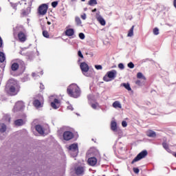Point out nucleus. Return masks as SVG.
<instances>
[{
  "label": "nucleus",
  "instance_id": "1",
  "mask_svg": "<svg viewBox=\"0 0 176 176\" xmlns=\"http://www.w3.org/2000/svg\"><path fill=\"white\" fill-rule=\"evenodd\" d=\"M20 90V86L19 83L13 79H10L8 81V83L6 86V91L10 96H16Z\"/></svg>",
  "mask_w": 176,
  "mask_h": 176
},
{
  "label": "nucleus",
  "instance_id": "2",
  "mask_svg": "<svg viewBox=\"0 0 176 176\" xmlns=\"http://www.w3.org/2000/svg\"><path fill=\"white\" fill-rule=\"evenodd\" d=\"M80 88L76 84H71L67 87V94L73 98H78L80 97Z\"/></svg>",
  "mask_w": 176,
  "mask_h": 176
},
{
  "label": "nucleus",
  "instance_id": "3",
  "mask_svg": "<svg viewBox=\"0 0 176 176\" xmlns=\"http://www.w3.org/2000/svg\"><path fill=\"white\" fill-rule=\"evenodd\" d=\"M118 75V72L116 70L113 69L111 71H109L107 72L106 75L103 77V80L104 82H111V80H113L116 76Z\"/></svg>",
  "mask_w": 176,
  "mask_h": 176
},
{
  "label": "nucleus",
  "instance_id": "4",
  "mask_svg": "<svg viewBox=\"0 0 176 176\" xmlns=\"http://www.w3.org/2000/svg\"><path fill=\"white\" fill-rule=\"evenodd\" d=\"M70 155L73 156V157H76L78 156V153H79V149L78 148V144H72L69 148Z\"/></svg>",
  "mask_w": 176,
  "mask_h": 176
},
{
  "label": "nucleus",
  "instance_id": "5",
  "mask_svg": "<svg viewBox=\"0 0 176 176\" xmlns=\"http://www.w3.org/2000/svg\"><path fill=\"white\" fill-rule=\"evenodd\" d=\"M35 129L36 131L41 134V135H44V134H47L49 133V126L45 125V127L41 125H36Z\"/></svg>",
  "mask_w": 176,
  "mask_h": 176
},
{
  "label": "nucleus",
  "instance_id": "6",
  "mask_svg": "<svg viewBox=\"0 0 176 176\" xmlns=\"http://www.w3.org/2000/svg\"><path fill=\"white\" fill-rule=\"evenodd\" d=\"M80 67L82 71V73L83 74V75H85V76H87V77L91 76V74L89 73V65H87V63L85 62L81 63Z\"/></svg>",
  "mask_w": 176,
  "mask_h": 176
},
{
  "label": "nucleus",
  "instance_id": "7",
  "mask_svg": "<svg viewBox=\"0 0 176 176\" xmlns=\"http://www.w3.org/2000/svg\"><path fill=\"white\" fill-rule=\"evenodd\" d=\"M49 9V6L47 4H41L38 8V14L39 16H45L47 13V10Z\"/></svg>",
  "mask_w": 176,
  "mask_h": 176
},
{
  "label": "nucleus",
  "instance_id": "8",
  "mask_svg": "<svg viewBox=\"0 0 176 176\" xmlns=\"http://www.w3.org/2000/svg\"><path fill=\"white\" fill-rule=\"evenodd\" d=\"M148 155V151L146 150H144L142 152H140L132 161L131 164H134L136 162H140L141 159H144L146 156Z\"/></svg>",
  "mask_w": 176,
  "mask_h": 176
},
{
  "label": "nucleus",
  "instance_id": "9",
  "mask_svg": "<svg viewBox=\"0 0 176 176\" xmlns=\"http://www.w3.org/2000/svg\"><path fill=\"white\" fill-rule=\"evenodd\" d=\"M85 170L86 169L85 168V166L83 165H78L74 168V171L76 175H83V174H85Z\"/></svg>",
  "mask_w": 176,
  "mask_h": 176
},
{
  "label": "nucleus",
  "instance_id": "10",
  "mask_svg": "<svg viewBox=\"0 0 176 176\" xmlns=\"http://www.w3.org/2000/svg\"><path fill=\"white\" fill-rule=\"evenodd\" d=\"M24 108V102L23 101L17 102L13 109V112H17L19 111H21Z\"/></svg>",
  "mask_w": 176,
  "mask_h": 176
},
{
  "label": "nucleus",
  "instance_id": "11",
  "mask_svg": "<svg viewBox=\"0 0 176 176\" xmlns=\"http://www.w3.org/2000/svg\"><path fill=\"white\" fill-rule=\"evenodd\" d=\"M27 118V116L25 114H23L22 116V119H19L14 121L15 126H23V124H25V122L27 120L25 118Z\"/></svg>",
  "mask_w": 176,
  "mask_h": 176
},
{
  "label": "nucleus",
  "instance_id": "12",
  "mask_svg": "<svg viewBox=\"0 0 176 176\" xmlns=\"http://www.w3.org/2000/svg\"><path fill=\"white\" fill-rule=\"evenodd\" d=\"M96 17L97 21H98V23H100V25H105V24H107L105 19H104V18L100 14V11H98L96 12Z\"/></svg>",
  "mask_w": 176,
  "mask_h": 176
},
{
  "label": "nucleus",
  "instance_id": "13",
  "mask_svg": "<svg viewBox=\"0 0 176 176\" xmlns=\"http://www.w3.org/2000/svg\"><path fill=\"white\" fill-rule=\"evenodd\" d=\"M111 129L112 131H114V133H122V130L118 129V124L116 123V121L112 120L111 122Z\"/></svg>",
  "mask_w": 176,
  "mask_h": 176
},
{
  "label": "nucleus",
  "instance_id": "14",
  "mask_svg": "<svg viewBox=\"0 0 176 176\" xmlns=\"http://www.w3.org/2000/svg\"><path fill=\"white\" fill-rule=\"evenodd\" d=\"M74 138V133L71 131H65L63 133V140L65 141H69Z\"/></svg>",
  "mask_w": 176,
  "mask_h": 176
},
{
  "label": "nucleus",
  "instance_id": "15",
  "mask_svg": "<svg viewBox=\"0 0 176 176\" xmlns=\"http://www.w3.org/2000/svg\"><path fill=\"white\" fill-rule=\"evenodd\" d=\"M18 39L19 42H25L27 41V34L23 31L18 33Z\"/></svg>",
  "mask_w": 176,
  "mask_h": 176
},
{
  "label": "nucleus",
  "instance_id": "16",
  "mask_svg": "<svg viewBox=\"0 0 176 176\" xmlns=\"http://www.w3.org/2000/svg\"><path fill=\"white\" fill-rule=\"evenodd\" d=\"M60 100L58 99H54L53 102H51V107L54 109H58L60 108Z\"/></svg>",
  "mask_w": 176,
  "mask_h": 176
},
{
  "label": "nucleus",
  "instance_id": "17",
  "mask_svg": "<svg viewBox=\"0 0 176 176\" xmlns=\"http://www.w3.org/2000/svg\"><path fill=\"white\" fill-rule=\"evenodd\" d=\"M87 163L89 166H94L97 164V158L95 157H91L88 159Z\"/></svg>",
  "mask_w": 176,
  "mask_h": 176
},
{
  "label": "nucleus",
  "instance_id": "18",
  "mask_svg": "<svg viewBox=\"0 0 176 176\" xmlns=\"http://www.w3.org/2000/svg\"><path fill=\"white\" fill-rule=\"evenodd\" d=\"M146 134V136L149 137L150 138H155V137H156V132L151 129L148 130Z\"/></svg>",
  "mask_w": 176,
  "mask_h": 176
},
{
  "label": "nucleus",
  "instance_id": "19",
  "mask_svg": "<svg viewBox=\"0 0 176 176\" xmlns=\"http://www.w3.org/2000/svg\"><path fill=\"white\" fill-rule=\"evenodd\" d=\"M74 34H75L74 29H67L65 31V35H67V36H74Z\"/></svg>",
  "mask_w": 176,
  "mask_h": 176
},
{
  "label": "nucleus",
  "instance_id": "20",
  "mask_svg": "<svg viewBox=\"0 0 176 176\" xmlns=\"http://www.w3.org/2000/svg\"><path fill=\"white\" fill-rule=\"evenodd\" d=\"M31 13V8L28 7L26 10L22 11L23 16H28Z\"/></svg>",
  "mask_w": 176,
  "mask_h": 176
},
{
  "label": "nucleus",
  "instance_id": "21",
  "mask_svg": "<svg viewBox=\"0 0 176 176\" xmlns=\"http://www.w3.org/2000/svg\"><path fill=\"white\" fill-rule=\"evenodd\" d=\"M33 104L36 108H41L42 107V103H41V101L39 100H35L33 102Z\"/></svg>",
  "mask_w": 176,
  "mask_h": 176
},
{
  "label": "nucleus",
  "instance_id": "22",
  "mask_svg": "<svg viewBox=\"0 0 176 176\" xmlns=\"http://www.w3.org/2000/svg\"><path fill=\"white\" fill-rule=\"evenodd\" d=\"M113 108H120V109H121L122 108V104H120V102L119 101H115L113 103Z\"/></svg>",
  "mask_w": 176,
  "mask_h": 176
},
{
  "label": "nucleus",
  "instance_id": "23",
  "mask_svg": "<svg viewBox=\"0 0 176 176\" xmlns=\"http://www.w3.org/2000/svg\"><path fill=\"white\" fill-rule=\"evenodd\" d=\"M121 86H123L128 91H131V87H130L129 83H122Z\"/></svg>",
  "mask_w": 176,
  "mask_h": 176
},
{
  "label": "nucleus",
  "instance_id": "24",
  "mask_svg": "<svg viewBox=\"0 0 176 176\" xmlns=\"http://www.w3.org/2000/svg\"><path fill=\"white\" fill-rule=\"evenodd\" d=\"M162 146H163V148H164L168 152V153H171V150L168 147V144H167L166 142H163L162 143Z\"/></svg>",
  "mask_w": 176,
  "mask_h": 176
},
{
  "label": "nucleus",
  "instance_id": "25",
  "mask_svg": "<svg viewBox=\"0 0 176 176\" xmlns=\"http://www.w3.org/2000/svg\"><path fill=\"white\" fill-rule=\"evenodd\" d=\"M133 35H134V25H133L131 28L129 30L127 36L131 37V36H133Z\"/></svg>",
  "mask_w": 176,
  "mask_h": 176
},
{
  "label": "nucleus",
  "instance_id": "26",
  "mask_svg": "<svg viewBox=\"0 0 176 176\" xmlns=\"http://www.w3.org/2000/svg\"><path fill=\"white\" fill-rule=\"evenodd\" d=\"M6 131V125L5 124H0V133H5Z\"/></svg>",
  "mask_w": 176,
  "mask_h": 176
},
{
  "label": "nucleus",
  "instance_id": "27",
  "mask_svg": "<svg viewBox=\"0 0 176 176\" xmlns=\"http://www.w3.org/2000/svg\"><path fill=\"white\" fill-rule=\"evenodd\" d=\"M137 78L138 79H143L144 80H145L146 79L145 78V76L144 74H142V73H141V72H138L137 74Z\"/></svg>",
  "mask_w": 176,
  "mask_h": 176
},
{
  "label": "nucleus",
  "instance_id": "28",
  "mask_svg": "<svg viewBox=\"0 0 176 176\" xmlns=\"http://www.w3.org/2000/svg\"><path fill=\"white\" fill-rule=\"evenodd\" d=\"M11 69L12 71H17L19 69V64L13 63L11 66Z\"/></svg>",
  "mask_w": 176,
  "mask_h": 176
},
{
  "label": "nucleus",
  "instance_id": "29",
  "mask_svg": "<svg viewBox=\"0 0 176 176\" xmlns=\"http://www.w3.org/2000/svg\"><path fill=\"white\" fill-rule=\"evenodd\" d=\"M6 60V58L5 57V54L0 52V63H3Z\"/></svg>",
  "mask_w": 176,
  "mask_h": 176
},
{
  "label": "nucleus",
  "instance_id": "30",
  "mask_svg": "<svg viewBox=\"0 0 176 176\" xmlns=\"http://www.w3.org/2000/svg\"><path fill=\"white\" fill-rule=\"evenodd\" d=\"M88 5H89V6H94L97 5V0H89Z\"/></svg>",
  "mask_w": 176,
  "mask_h": 176
},
{
  "label": "nucleus",
  "instance_id": "31",
  "mask_svg": "<svg viewBox=\"0 0 176 176\" xmlns=\"http://www.w3.org/2000/svg\"><path fill=\"white\" fill-rule=\"evenodd\" d=\"M75 21L77 25H80V24H82V21L80 20V18H79V16H76Z\"/></svg>",
  "mask_w": 176,
  "mask_h": 176
},
{
  "label": "nucleus",
  "instance_id": "32",
  "mask_svg": "<svg viewBox=\"0 0 176 176\" xmlns=\"http://www.w3.org/2000/svg\"><path fill=\"white\" fill-rule=\"evenodd\" d=\"M91 108H93V109H97V108L98 107V102L91 103Z\"/></svg>",
  "mask_w": 176,
  "mask_h": 176
},
{
  "label": "nucleus",
  "instance_id": "33",
  "mask_svg": "<svg viewBox=\"0 0 176 176\" xmlns=\"http://www.w3.org/2000/svg\"><path fill=\"white\" fill-rule=\"evenodd\" d=\"M43 36L45 38H49V36H50L49 32H47V31H46V30L43 31Z\"/></svg>",
  "mask_w": 176,
  "mask_h": 176
},
{
  "label": "nucleus",
  "instance_id": "34",
  "mask_svg": "<svg viewBox=\"0 0 176 176\" xmlns=\"http://www.w3.org/2000/svg\"><path fill=\"white\" fill-rule=\"evenodd\" d=\"M153 34L154 35H159V28H155L153 29Z\"/></svg>",
  "mask_w": 176,
  "mask_h": 176
},
{
  "label": "nucleus",
  "instance_id": "35",
  "mask_svg": "<svg viewBox=\"0 0 176 176\" xmlns=\"http://www.w3.org/2000/svg\"><path fill=\"white\" fill-rule=\"evenodd\" d=\"M58 5V1H54L52 3V8H56Z\"/></svg>",
  "mask_w": 176,
  "mask_h": 176
},
{
  "label": "nucleus",
  "instance_id": "36",
  "mask_svg": "<svg viewBox=\"0 0 176 176\" xmlns=\"http://www.w3.org/2000/svg\"><path fill=\"white\" fill-rule=\"evenodd\" d=\"M95 68L98 70L102 69V66L101 65H96Z\"/></svg>",
  "mask_w": 176,
  "mask_h": 176
},
{
  "label": "nucleus",
  "instance_id": "37",
  "mask_svg": "<svg viewBox=\"0 0 176 176\" xmlns=\"http://www.w3.org/2000/svg\"><path fill=\"white\" fill-rule=\"evenodd\" d=\"M78 36H79L80 39H85V34H83V33H80L78 34Z\"/></svg>",
  "mask_w": 176,
  "mask_h": 176
},
{
  "label": "nucleus",
  "instance_id": "38",
  "mask_svg": "<svg viewBox=\"0 0 176 176\" xmlns=\"http://www.w3.org/2000/svg\"><path fill=\"white\" fill-rule=\"evenodd\" d=\"M128 67L129 68H131V69L134 68V63H133L132 62H130L129 63H128Z\"/></svg>",
  "mask_w": 176,
  "mask_h": 176
},
{
  "label": "nucleus",
  "instance_id": "39",
  "mask_svg": "<svg viewBox=\"0 0 176 176\" xmlns=\"http://www.w3.org/2000/svg\"><path fill=\"white\" fill-rule=\"evenodd\" d=\"M118 68H120V69H124V65H123V63H119Z\"/></svg>",
  "mask_w": 176,
  "mask_h": 176
},
{
  "label": "nucleus",
  "instance_id": "40",
  "mask_svg": "<svg viewBox=\"0 0 176 176\" xmlns=\"http://www.w3.org/2000/svg\"><path fill=\"white\" fill-rule=\"evenodd\" d=\"M133 173H135V174H138L140 173V169H138V168H133Z\"/></svg>",
  "mask_w": 176,
  "mask_h": 176
},
{
  "label": "nucleus",
  "instance_id": "41",
  "mask_svg": "<svg viewBox=\"0 0 176 176\" xmlns=\"http://www.w3.org/2000/svg\"><path fill=\"white\" fill-rule=\"evenodd\" d=\"M122 127H127V122L122 121Z\"/></svg>",
  "mask_w": 176,
  "mask_h": 176
},
{
  "label": "nucleus",
  "instance_id": "42",
  "mask_svg": "<svg viewBox=\"0 0 176 176\" xmlns=\"http://www.w3.org/2000/svg\"><path fill=\"white\" fill-rule=\"evenodd\" d=\"M78 57H80L81 58H83V54H82L81 51L78 52Z\"/></svg>",
  "mask_w": 176,
  "mask_h": 176
},
{
  "label": "nucleus",
  "instance_id": "43",
  "mask_svg": "<svg viewBox=\"0 0 176 176\" xmlns=\"http://www.w3.org/2000/svg\"><path fill=\"white\" fill-rule=\"evenodd\" d=\"M10 5L13 8V9H16V8L17 7V3H10Z\"/></svg>",
  "mask_w": 176,
  "mask_h": 176
},
{
  "label": "nucleus",
  "instance_id": "44",
  "mask_svg": "<svg viewBox=\"0 0 176 176\" xmlns=\"http://www.w3.org/2000/svg\"><path fill=\"white\" fill-rule=\"evenodd\" d=\"M32 76L33 78H34V79H36V78H39V75L35 74V73H32Z\"/></svg>",
  "mask_w": 176,
  "mask_h": 176
},
{
  "label": "nucleus",
  "instance_id": "45",
  "mask_svg": "<svg viewBox=\"0 0 176 176\" xmlns=\"http://www.w3.org/2000/svg\"><path fill=\"white\" fill-rule=\"evenodd\" d=\"M135 85H138V86H141V80H137L135 82Z\"/></svg>",
  "mask_w": 176,
  "mask_h": 176
},
{
  "label": "nucleus",
  "instance_id": "46",
  "mask_svg": "<svg viewBox=\"0 0 176 176\" xmlns=\"http://www.w3.org/2000/svg\"><path fill=\"white\" fill-rule=\"evenodd\" d=\"M20 5H27V3L25 2V0H21L19 2Z\"/></svg>",
  "mask_w": 176,
  "mask_h": 176
},
{
  "label": "nucleus",
  "instance_id": "47",
  "mask_svg": "<svg viewBox=\"0 0 176 176\" xmlns=\"http://www.w3.org/2000/svg\"><path fill=\"white\" fill-rule=\"evenodd\" d=\"M81 19H82V20H86V19H87V16H86V14H82L81 15Z\"/></svg>",
  "mask_w": 176,
  "mask_h": 176
},
{
  "label": "nucleus",
  "instance_id": "48",
  "mask_svg": "<svg viewBox=\"0 0 176 176\" xmlns=\"http://www.w3.org/2000/svg\"><path fill=\"white\" fill-rule=\"evenodd\" d=\"M67 109H69V111H74V107H72V105H69L67 106Z\"/></svg>",
  "mask_w": 176,
  "mask_h": 176
},
{
  "label": "nucleus",
  "instance_id": "49",
  "mask_svg": "<svg viewBox=\"0 0 176 176\" xmlns=\"http://www.w3.org/2000/svg\"><path fill=\"white\" fill-rule=\"evenodd\" d=\"M3 44V41H2V38L0 37V47H2Z\"/></svg>",
  "mask_w": 176,
  "mask_h": 176
},
{
  "label": "nucleus",
  "instance_id": "50",
  "mask_svg": "<svg viewBox=\"0 0 176 176\" xmlns=\"http://www.w3.org/2000/svg\"><path fill=\"white\" fill-rule=\"evenodd\" d=\"M40 89H41V90H43V89H45V85L41 84V85H40Z\"/></svg>",
  "mask_w": 176,
  "mask_h": 176
},
{
  "label": "nucleus",
  "instance_id": "51",
  "mask_svg": "<svg viewBox=\"0 0 176 176\" xmlns=\"http://www.w3.org/2000/svg\"><path fill=\"white\" fill-rule=\"evenodd\" d=\"M7 119L8 120V122H10V116H7Z\"/></svg>",
  "mask_w": 176,
  "mask_h": 176
},
{
  "label": "nucleus",
  "instance_id": "52",
  "mask_svg": "<svg viewBox=\"0 0 176 176\" xmlns=\"http://www.w3.org/2000/svg\"><path fill=\"white\" fill-rule=\"evenodd\" d=\"M94 12H97V9L96 8L92 10V12L94 13Z\"/></svg>",
  "mask_w": 176,
  "mask_h": 176
},
{
  "label": "nucleus",
  "instance_id": "53",
  "mask_svg": "<svg viewBox=\"0 0 176 176\" xmlns=\"http://www.w3.org/2000/svg\"><path fill=\"white\" fill-rule=\"evenodd\" d=\"M47 24H48V25H50V24H52V23L50 21H47Z\"/></svg>",
  "mask_w": 176,
  "mask_h": 176
},
{
  "label": "nucleus",
  "instance_id": "54",
  "mask_svg": "<svg viewBox=\"0 0 176 176\" xmlns=\"http://www.w3.org/2000/svg\"><path fill=\"white\" fill-rule=\"evenodd\" d=\"M76 0H71L72 2H76Z\"/></svg>",
  "mask_w": 176,
  "mask_h": 176
},
{
  "label": "nucleus",
  "instance_id": "55",
  "mask_svg": "<svg viewBox=\"0 0 176 176\" xmlns=\"http://www.w3.org/2000/svg\"><path fill=\"white\" fill-rule=\"evenodd\" d=\"M41 75H43V72H41Z\"/></svg>",
  "mask_w": 176,
  "mask_h": 176
},
{
  "label": "nucleus",
  "instance_id": "56",
  "mask_svg": "<svg viewBox=\"0 0 176 176\" xmlns=\"http://www.w3.org/2000/svg\"><path fill=\"white\" fill-rule=\"evenodd\" d=\"M175 157H176V153L174 154Z\"/></svg>",
  "mask_w": 176,
  "mask_h": 176
},
{
  "label": "nucleus",
  "instance_id": "57",
  "mask_svg": "<svg viewBox=\"0 0 176 176\" xmlns=\"http://www.w3.org/2000/svg\"><path fill=\"white\" fill-rule=\"evenodd\" d=\"M82 1V2H85V1H86V0H81Z\"/></svg>",
  "mask_w": 176,
  "mask_h": 176
},
{
  "label": "nucleus",
  "instance_id": "58",
  "mask_svg": "<svg viewBox=\"0 0 176 176\" xmlns=\"http://www.w3.org/2000/svg\"><path fill=\"white\" fill-rule=\"evenodd\" d=\"M85 10H87V8H85Z\"/></svg>",
  "mask_w": 176,
  "mask_h": 176
},
{
  "label": "nucleus",
  "instance_id": "59",
  "mask_svg": "<svg viewBox=\"0 0 176 176\" xmlns=\"http://www.w3.org/2000/svg\"><path fill=\"white\" fill-rule=\"evenodd\" d=\"M36 175H38V173H36Z\"/></svg>",
  "mask_w": 176,
  "mask_h": 176
},
{
  "label": "nucleus",
  "instance_id": "60",
  "mask_svg": "<svg viewBox=\"0 0 176 176\" xmlns=\"http://www.w3.org/2000/svg\"><path fill=\"white\" fill-rule=\"evenodd\" d=\"M117 176H120V175H118Z\"/></svg>",
  "mask_w": 176,
  "mask_h": 176
},
{
  "label": "nucleus",
  "instance_id": "61",
  "mask_svg": "<svg viewBox=\"0 0 176 176\" xmlns=\"http://www.w3.org/2000/svg\"><path fill=\"white\" fill-rule=\"evenodd\" d=\"M103 176H105L104 175Z\"/></svg>",
  "mask_w": 176,
  "mask_h": 176
},
{
  "label": "nucleus",
  "instance_id": "62",
  "mask_svg": "<svg viewBox=\"0 0 176 176\" xmlns=\"http://www.w3.org/2000/svg\"><path fill=\"white\" fill-rule=\"evenodd\" d=\"M0 10H1V8H0Z\"/></svg>",
  "mask_w": 176,
  "mask_h": 176
}]
</instances>
